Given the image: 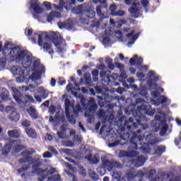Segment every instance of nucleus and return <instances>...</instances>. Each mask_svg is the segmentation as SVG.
Listing matches in <instances>:
<instances>
[{"mask_svg":"<svg viewBox=\"0 0 181 181\" xmlns=\"http://www.w3.org/2000/svg\"><path fill=\"white\" fill-rule=\"evenodd\" d=\"M142 111H144V114L151 115V117H153L155 114L153 112L151 111V105H141L138 106L137 110H132L130 113H127L128 115L132 114L133 117H129L128 120L124 121L123 129L126 128L128 131H132V129H136L138 125H141V129L144 131L148 129V128H149L148 119H146V116L144 115Z\"/></svg>","mask_w":181,"mask_h":181,"instance_id":"obj_1","label":"nucleus"},{"mask_svg":"<svg viewBox=\"0 0 181 181\" xmlns=\"http://www.w3.org/2000/svg\"><path fill=\"white\" fill-rule=\"evenodd\" d=\"M0 52L5 57H8L11 62L21 63V64H30L32 63V54L26 49L21 50L19 47H12V42H7L2 46L0 41Z\"/></svg>","mask_w":181,"mask_h":181,"instance_id":"obj_2","label":"nucleus"},{"mask_svg":"<svg viewBox=\"0 0 181 181\" xmlns=\"http://www.w3.org/2000/svg\"><path fill=\"white\" fill-rule=\"evenodd\" d=\"M152 136H153L152 133H148V134H144L143 136L134 135L131 138V134L127 132L124 133L123 136H122V138L124 141H129L134 149H140L143 153H151L152 149L151 148L150 145L158 144V140L151 139Z\"/></svg>","mask_w":181,"mask_h":181,"instance_id":"obj_3","label":"nucleus"},{"mask_svg":"<svg viewBox=\"0 0 181 181\" xmlns=\"http://www.w3.org/2000/svg\"><path fill=\"white\" fill-rule=\"evenodd\" d=\"M70 107H71V103L70 102V100L66 99L65 114L69 122L74 125V124L76 122V118L78 117V112L81 111V105H80V103L76 104L75 107H74L72 112H70Z\"/></svg>","mask_w":181,"mask_h":181,"instance_id":"obj_4","label":"nucleus"},{"mask_svg":"<svg viewBox=\"0 0 181 181\" xmlns=\"http://www.w3.org/2000/svg\"><path fill=\"white\" fill-rule=\"evenodd\" d=\"M45 39L47 40H51L54 43V46L57 47V53H63L66 52V40L60 37L56 33L52 32L49 34H47L45 36Z\"/></svg>","mask_w":181,"mask_h":181,"instance_id":"obj_5","label":"nucleus"},{"mask_svg":"<svg viewBox=\"0 0 181 181\" xmlns=\"http://www.w3.org/2000/svg\"><path fill=\"white\" fill-rule=\"evenodd\" d=\"M13 97L18 104H23V105L25 107L30 105V103H35V99H33V97L30 96V95H27L25 98L23 94H22L18 90L13 91Z\"/></svg>","mask_w":181,"mask_h":181,"instance_id":"obj_6","label":"nucleus"},{"mask_svg":"<svg viewBox=\"0 0 181 181\" xmlns=\"http://www.w3.org/2000/svg\"><path fill=\"white\" fill-rule=\"evenodd\" d=\"M151 94L153 98H157V100H154L153 101L154 105H156V107H159L160 104H165V103L170 104V100H168L166 96L160 95L159 91L153 90L151 93Z\"/></svg>","mask_w":181,"mask_h":181,"instance_id":"obj_7","label":"nucleus"},{"mask_svg":"<svg viewBox=\"0 0 181 181\" xmlns=\"http://www.w3.org/2000/svg\"><path fill=\"white\" fill-rule=\"evenodd\" d=\"M30 165H32V173H35V175H37V176H39V177H41L42 174L43 173H45V171H43V170H42V168H40V166H42V165H43V163H42V161L36 159V158H32L30 163Z\"/></svg>","mask_w":181,"mask_h":181,"instance_id":"obj_8","label":"nucleus"},{"mask_svg":"<svg viewBox=\"0 0 181 181\" xmlns=\"http://www.w3.org/2000/svg\"><path fill=\"white\" fill-rule=\"evenodd\" d=\"M38 46L40 47H42L45 52H47L49 54H54V50L53 49V45L49 42H44L43 43V33L38 35Z\"/></svg>","mask_w":181,"mask_h":181,"instance_id":"obj_9","label":"nucleus"},{"mask_svg":"<svg viewBox=\"0 0 181 181\" xmlns=\"http://www.w3.org/2000/svg\"><path fill=\"white\" fill-rule=\"evenodd\" d=\"M93 18H95V11L91 9L87 10L82 14L80 21L83 25H88L90 19H93Z\"/></svg>","mask_w":181,"mask_h":181,"instance_id":"obj_10","label":"nucleus"},{"mask_svg":"<svg viewBox=\"0 0 181 181\" xmlns=\"http://www.w3.org/2000/svg\"><path fill=\"white\" fill-rule=\"evenodd\" d=\"M35 152L36 151H35V150L33 149H31V151H23L21 153V156H23V158H21L18 160V163H20V165H23V163H26V162L30 163L33 158L31 156H29L28 155H33V153H35Z\"/></svg>","mask_w":181,"mask_h":181,"instance_id":"obj_11","label":"nucleus"},{"mask_svg":"<svg viewBox=\"0 0 181 181\" xmlns=\"http://www.w3.org/2000/svg\"><path fill=\"white\" fill-rule=\"evenodd\" d=\"M30 5L29 11H33L36 13L37 15H39L43 12V8L40 7V2L39 0H30Z\"/></svg>","mask_w":181,"mask_h":181,"instance_id":"obj_12","label":"nucleus"},{"mask_svg":"<svg viewBox=\"0 0 181 181\" xmlns=\"http://www.w3.org/2000/svg\"><path fill=\"white\" fill-rule=\"evenodd\" d=\"M102 6H98L96 7V13L98 16H99L100 19L98 21H94L93 28H100V25H101V22H103V19H105V16H104V13L101 12Z\"/></svg>","mask_w":181,"mask_h":181,"instance_id":"obj_13","label":"nucleus"},{"mask_svg":"<svg viewBox=\"0 0 181 181\" xmlns=\"http://www.w3.org/2000/svg\"><path fill=\"white\" fill-rule=\"evenodd\" d=\"M139 155V153L135 151H125L124 150H121L119 152V158H136V156H138Z\"/></svg>","mask_w":181,"mask_h":181,"instance_id":"obj_14","label":"nucleus"},{"mask_svg":"<svg viewBox=\"0 0 181 181\" xmlns=\"http://www.w3.org/2000/svg\"><path fill=\"white\" fill-rule=\"evenodd\" d=\"M58 26L59 29H72L74 28V21L71 19H68L67 21L59 22Z\"/></svg>","mask_w":181,"mask_h":181,"instance_id":"obj_15","label":"nucleus"},{"mask_svg":"<svg viewBox=\"0 0 181 181\" xmlns=\"http://www.w3.org/2000/svg\"><path fill=\"white\" fill-rule=\"evenodd\" d=\"M115 100V97L110 94H106L104 99L102 100L103 103L102 105H100V107H108L109 108H112V107H111V104H110V103H112V101H114Z\"/></svg>","mask_w":181,"mask_h":181,"instance_id":"obj_16","label":"nucleus"},{"mask_svg":"<svg viewBox=\"0 0 181 181\" xmlns=\"http://www.w3.org/2000/svg\"><path fill=\"white\" fill-rule=\"evenodd\" d=\"M87 107H88V109L86 110L88 114H91V112H95V111L98 108L97 106V103H95V100L93 98H91L87 103Z\"/></svg>","mask_w":181,"mask_h":181,"instance_id":"obj_17","label":"nucleus"},{"mask_svg":"<svg viewBox=\"0 0 181 181\" xmlns=\"http://www.w3.org/2000/svg\"><path fill=\"white\" fill-rule=\"evenodd\" d=\"M42 172L44 173H42L41 177L37 178L38 181H44L45 179L47 178L49 175H53L54 173H56V169L50 168L49 170H47V168H45Z\"/></svg>","mask_w":181,"mask_h":181,"instance_id":"obj_18","label":"nucleus"},{"mask_svg":"<svg viewBox=\"0 0 181 181\" xmlns=\"http://www.w3.org/2000/svg\"><path fill=\"white\" fill-rule=\"evenodd\" d=\"M148 78H150V80L148 81V86L151 87H152V86H155L156 87L158 86L156 83L153 84V81H158V80H159V76L155 75L153 71H149Z\"/></svg>","mask_w":181,"mask_h":181,"instance_id":"obj_19","label":"nucleus"},{"mask_svg":"<svg viewBox=\"0 0 181 181\" xmlns=\"http://www.w3.org/2000/svg\"><path fill=\"white\" fill-rule=\"evenodd\" d=\"M146 161V159L144 156H139L136 159L132 160V165H134L135 168H141V166H144Z\"/></svg>","mask_w":181,"mask_h":181,"instance_id":"obj_20","label":"nucleus"},{"mask_svg":"<svg viewBox=\"0 0 181 181\" xmlns=\"http://www.w3.org/2000/svg\"><path fill=\"white\" fill-rule=\"evenodd\" d=\"M67 134V124H63L59 127V131L57 132V135L59 139H64L66 134Z\"/></svg>","mask_w":181,"mask_h":181,"instance_id":"obj_21","label":"nucleus"},{"mask_svg":"<svg viewBox=\"0 0 181 181\" xmlns=\"http://www.w3.org/2000/svg\"><path fill=\"white\" fill-rule=\"evenodd\" d=\"M26 112L32 119H39V112L35 107L30 106L29 108L26 110Z\"/></svg>","mask_w":181,"mask_h":181,"instance_id":"obj_22","label":"nucleus"},{"mask_svg":"<svg viewBox=\"0 0 181 181\" xmlns=\"http://www.w3.org/2000/svg\"><path fill=\"white\" fill-rule=\"evenodd\" d=\"M26 68L14 66L11 68V71L14 76H25Z\"/></svg>","mask_w":181,"mask_h":181,"instance_id":"obj_23","label":"nucleus"},{"mask_svg":"<svg viewBox=\"0 0 181 181\" xmlns=\"http://www.w3.org/2000/svg\"><path fill=\"white\" fill-rule=\"evenodd\" d=\"M129 12L131 14V16H132V18H139L140 16H142V13H141V11L139 10V8H136V7H130L129 8Z\"/></svg>","mask_w":181,"mask_h":181,"instance_id":"obj_24","label":"nucleus"},{"mask_svg":"<svg viewBox=\"0 0 181 181\" xmlns=\"http://www.w3.org/2000/svg\"><path fill=\"white\" fill-rule=\"evenodd\" d=\"M21 134H22V131H21V129H13L8 132V136L10 138H13V139L21 138Z\"/></svg>","mask_w":181,"mask_h":181,"instance_id":"obj_25","label":"nucleus"},{"mask_svg":"<svg viewBox=\"0 0 181 181\" xmlns=\"http://www.w3.org/2000/svg\"><path fill=\"white\" fill-rule=\"evenodd\" d=\"M21 119V115L16 111H13L8 116V119L11 122H18Z\"/></svg>","mask_w":181,"mask_h":181,"instance_id":"obj_26","label":"nucleus"},{"mask_svg":"<svg viewBox=\"0 0 181 181\" xmlns=\"http://www.w3.org/2000/svg\"><path fill=\"white\" fill-rule=\"evenodd\" d=\"M102 166H104L109 172H111L114 169V163L110 161L108 159H105L102 160Z\"/></svg>","mask_w":181,"mask_h":181,"instance_id":"obj_27","label":"nucleus"},{"mask_svg":"<svg viewBox=\"0 0 181 181\" xmlns=\"http://www.w3.org/2000/svg\"><path fill=\"white\" fill-rule=\"evenodd\" d=\"M134 33H135V30H132L131 33L126 35V37L128 39L132 40V41L128 42L129 45H134V43H135V41L136 40V39H138V36L136 35H134Z\"/></svg>","mask_w":181,"mask_h":181,"instance_id":"obj_28","label":"nucleus"},{"mask_svg":"<svg viewBox=\"0 0 181 181\" xmlns=\"http://www.w3.org/2000/svg\"><path fill=\"white\" fill-rule=\"evenodd\" d=\"M25 132L29 138H33V139H36V138H37V133H36L35 129L28 128L26 129Z\"/></svg>","mask_w":181,"mask_h":181,"instance_id":"obj_29","label":"nucleus"},{"mask_svg":"<svg viewBox=\"0 0 181 181\" xmlns=\"http://www.w3.org/2000/svg\"><path fill=\"white\" fill-rule=\"evenodd\" d=\"M60 16V13L57 11H51L47 17V22L52 23V21H54L55 18H59Z\"/></svg>","mask_w":181,"mask_h":181,"instance_id":"obj_30","label":"nucleus"},{"mask_svg":"<svg viewBox=\"0 0 181 181\" xmlns=\"http://www.w3.org/2000/svg\"><path fill=\"white\" fill-rule=\"evenodd\" d=\"M138 176V174L136 173V171L129 170L127 172L126 177L127 180L129 181H133L135 177Z\"/></svg>","mask_w":181,"mask_h":181,"instance_id":"obj_31","label":"nucleus"},{"mask_svg":"<svg viewBox=\"0 0 181 181\" xmlns=\"http://www.w3.org/2000/svg\"><path fill=\"white\" fill-rule=\"evenodd\" d=\"M42 77V72L40 70H35L30 76V78L33 81H36V80H40Z\"/></svg>","mask_w":181,"mask_h":181,"instance_id":"obj_32","label":"nucleus"},{"mask_svg":"<svg viewBox=\"0 0 181 181\" xmlns=\"http://www.w3.org/2000/svg\"><path fill=\"white\" fill-rule=\"evenodd\" d=\"M166 151V146H158L155 149V153L158 156H162V153Z\"/></svg>","mask_w":181,"mask_h":181,"instance_id":"obj_33","label":"nucleus"},{"mask_svg":"<svg viewBox=\"0 0 181 181\" xmlns=\"http://www.w3.org/2000/svg\"><path fill=\"white\" fill-rule=\"evenodd\" d=\"M0 97L3 101L9 100V91L5 88H3L0 93Z\"/></svg>","mask_w":181,"mask_h":181,"instance_id":"obj_34","label":"nucleus"},{"mask_svg":"<svg viewBox=\"0 0 181 181\" xmlns=\"http://www.w3.org/2000/svg\"><path fill=\"white\" fill-rule=\"evenodd\" d=\"M21 126L23 127V128H24L25 131H26V129L30 128V120L28 119H23L21 121Z\"/></svg>","mask_w":181,"mask_h":181,"instance_id":"obj_35","label":"nucleus"},{"mask_svg":"<svg viewBox=\"0 0 181 181\" xmlns=\"http://www.w3.org/2000/svg\"><path fill=\"white\" fill-rule=\"evenodd\" d=\"M54 118L62 123L66 122V116H64V114H60L59 112L55 114Z\"/></svg>","mask_w":181,"mask_h":181,"instance_id":"obj_36","label":"nucleus"},{"mask_svg":"<svg viewBox=\"0 0 181 181\" xmlns=\"http://www.w3.org/2000/svg\"><path fill=\"white\" fill-rule=\"evenodd\" d=\"M11 149H12V146H11V144H6L3 147L1 152H2L3 155H8V153H9V152H11Z\"/></svg>","mask_w":181,"mask_h":181,"instance_id":"obj_37","label":"nucleus"},{"mask_svg":"<svg viewBox=\"0 0 181 181\" xmlns=\"http://www.w3.org/2000/svg\"><path fill=\"white\" fill-rule=\"evenodd\" d=\"M168 129L169 126L168 125V124H164L160 131V136H165V135H166V133L168 132Z\"/></svg>","mask_w":181,"mask_h":181,"instance_id":"obj_38","label":"nucleus"},{"mask_svg":"<svg viewBox=\"0 0 181 181\" xmlns=\"http://www.w3.org/2000/svg\"><path fill=\"white\" fill-rule=\"evenodd\" d=\"M89 177H90V179L94 181H97L100 179V177H98V174H97L95 171L91 170H89Z\"/></svg>","mask_w":181,"mask_h":181,"instance_id":"obj_39","label":"nucleus"},{"mask_svg":"<svg viewBox=\"0 0 181 181\" xmlns=\"http://www.w3.org/2000/svg\"><path fill=\"white\" fill-rule=\"evenodd\" d=\"M113 180L116 181H126L124 178L121 179V174L118 172H114L112 174Z\"/></svg>","mask_w":181,"mask_h":181,"instance_id":"obj_40","label":"nucleus"},{"mask_svg":"<svg viewBox=\"0 0 181 181\" xmlns=\"http://www.w3.org/2000/svg\"><path fill=\"white\" fill-rule=\"evenodd\" d=\"M99 74H100V71H98V69H95L92 71L93 81L94 83H97V81H98Z\"/></svg>","mask_w":181,"mask_h":181,"instance_id":"obj_41","label":"nucleus"},{"mask_svg":"<svg viewBox=\"0 0 181 181\" xmlns=\"http://www.w3.org/2000/svg\"><path fill=\"white\" fill-rule=\"evenodd\" d=\"M110 15H112V16H124L125 15V11H124L123 10H118L116 12H113V13H110Z\"/></svg>","mask_w":181,"mask_h":181,"instance_id":"obj_42","label":"nucleus"},{"mask_svg":"<svg viewBox=\"0 0 181 181\" xmlns=\"http://www.w3.org/2000/svg\"><path fill=\"white\" fill-rule=\"evenodd\" d=\"M141 5L144 6L145 9V12H149V8H148V5H149V1L148 0H141Z\"/></svg>","mask_w":181,"mask_h":181,"instance_id":"obj_43","label":"nucleus"},{"mask_svg":"<svg viewBox=\"0 0 181 181\" xmlns=\"http://www.w3.org/2000/svg\"><path fill=\"white\" fill-rule=\"evenodd\" d=\"M105 169L106 168L102 165V167H98L97 168V172L98 173H99V175H100V176H104V175L107 173V171L105 170Z\"/></svg>","mask_w":181,"mask_h":181,"instance_id":"obj_44","label":"nucleus"},{"mask_svg":"<svg viewBox=\"0 0 181 181\" xmlns=\"http://www.w3.org/2000/svg\"><path fill=\"white\" fill-rule=\"evenodd\" d=\"M62 177L60 175H54L52 177H48L49 181H62L61 180Z\"/></svg>","mask_w":181,"mask_h":181,"instance_id":"obj_45","label":"nucleus"},{"mask_svg":"<svg viewBox=\"0 0 181 181\" xmlns=\"http://www.w3.org/2000/svg\"><path fill=\"white\" fill-rule=\"evenodd\" d=\"M146 176L148 179H152L153 175H156V170L151 169L148 172L146 173Z\"/></svg>","mask_w":181,"mask_h":181,"instance_id":"obj_46","label":"nucleus"},{"mask_svg":"<svg viewBox=\"0 0 181 181\" xmlns=\"http://www.w3.org/2000/svg\"><path fill=\"white\" fill-rule=\"evenodd\" d=\"M39 66H40V60H35L33 63V71H36L37 69H39Z\"/></svg>","mask_w":181,"mask_h":181,"instance_id":"obj_47","label":"nucleus"},{"mask_svg":"<svg viewBox=\"0 0 181 181\" xmlns=\"http://www.w3.org/2000/svg\"><path fill=\"white\" fill-rule=\"evenodd\" d=\"M78 173H79V175H80L82 177H86V176H87V173L86 172V169H85L84 167H83V166H81V167L79 168Z\"/></svg>","mask_w":181,"mask_h":181,"instance_id":"obj_48","label":"nucleus"},{"mask_svg":"<svg viewBox=\"0 0 181 181\" xmlns=\"http://www.w3.org/2000/svg\"><path fill=\"white\" fill-rule=\"evenodd\" d=\"M85 117H88V122L89 124H91L93 122V120L94 119V116L93 115H90L88 112H85Z\"/></svg>","mask_w":181,"mask_h":181,"instance_id":"obj_49","label":"nucleus"},{"mask_svg":"<svg viewBox=\"0 0 181 181\" xmlns=\"http://www.w3.org/2000/svg\"><path fill=\"white\" fill-rule=\"evenodd\" d=\"M126 5H133V6H136L139 3H136V0H124Z\"/></svg>","mask_w":181,"mask_h":181,"instance_id":"obj_50","label":"nucleus"},{"mask_svg":"<svg viewBox=\"0 0 181 181\" xmlns=\"http://www.w3.org/2000/svg\"><path fill=\"white\" fill-rule=\"evenodd\" d=\"M136 59H138V55H134V57H132L129 59V64H131V66H135V64H136Z\"/></svg>","mask_w":181,"mask_h":181,"instance_id":"obj_51","label":"nucleus"},{"mask_svg":"<svg viewBox=\"0 0 181 181\" xmlns=\"http://www.w3.org/2000/svg\"><path fill=\"white\" fill-rule=\"evenodd\" d=\"M97 115L98 118H104V117H105V111H104L103 109H100L98 111Z\"/></svg>","mask_w":181,"mask_h":181,"instance_id":"obj_52","label":"nucleus"},{"mask_svg":"<svg viewBox=\"0 0 181 181\" xmlns=\"http://www.w3.org/2000/svg\"><path fill=\"white\" fill-rule=\"evenodd\" d=\"M48 150L51 151L54 155H59V151L53 146H49Z\"/></svg>","mask_w":181,"mask_h":181,"instance_id":"obj_53","label":"nucleus"},{"mask_svg":"<svg viewBox=\"0 0 181 181\" xmlns=\"http://www.w3.org/2000/svg\"><path fill=\"white\" fill-rule=\"evenodd\" d=\"M110 23L112 25H114L116 28H117L118 29L121 28L122 27V24L118 23V22H115L114 20L110 19Z\"/></svg>","mask_w":181,"mask_h":181,"instance_id":"obj_54","label":"nucleus"},{"mask_svg":"<svg viewBox=\"0 0 181 181\" xmlns=\"http://www.w3.org/2000/svg\"><path fill=\"white\" fill-rule=\"evenodd\" d=\"M136 64L137 66H141V64H144V59L141 57L136 58Z\"/></svg>","mask_w":181,"mask_h":181,"instance_id":"obj_55","label":"nucleus"},{"mask_svg":"<svg viewBox=\"0 0 181 181\" xmlns=\"http://www.w3.org/2000/svg\"><path fill=\"white\" fill-rule=\"evenodd\" d=\"M86 100L84 96H81V105L83 108H87V104H86Z\"/></svg>","mask_w":181,"mask_h":181,"instance_id":"obj_56","label":"nucleus"},{"mask_svg":"<svg viewBox=\"0 0 181 181\" xmlns=\"http://www.w3.org/2000/svg\"><path fill=\"white\" fill-rule=\"evenodd\" d=\"M25 147L24 146H22L21 144H18V145H16L14 148L16 152H21V151H22V149H25Z\"/></svg>","mask_w":181,"mask_h":181,"instance_id":"obj_57","label":"nucleus"},{"mask_svg":"<svg viewBox=\"0 0 181 181\" xmlns=\"http://www.w3.org/2000/svg\"><path fill=\"white\" fill-rule=\"evenodd\" d=\"M43 5L45 6L47 11H52V4H50V2L44 1Z\"/></svg>","mask_w":181,"mask_h":181,"instance_id":"obj_58","label":"nucleus"},{"mask_svg":"<svg viewBox=\"0 0 181 181\" xmlns=\"http://www.w3.org/2000/svg\"><path fill=\"white\" fill-rule=\"evenodd\" d=\"M29 168H30L29 165L25 166V167H22L21 168H18L17 170V172H18V173H22V172H26L29 169Z\"/></svg>","mask_w":181,"mask_h":181,"instance_id":"obj_59","label":"nucleus"},{"mask_svg":"<svg viewBox=\"0 0 181 181\" xmlns=\"http://www.w3.org/2000/svg\"><path fill=\"white\" fill-rule=\"evenodd\" d=\"M56 112V107L54 105H51L49 108V113L52 114V115H54Z\"/></svg>","mask_w":181,"mask_h":181,"instance_id":"obj_60","label":"nucleus"},{"mask_svg":"<svg viewBox=\"0 0 181 181\" xmlns=\"http://www.w3.org/2000/svg\"><path fill=\"white\" fill-rule=\"evenodd\" d=\"M180 144H181V135L180 134L177 138L175 139V144L177 146H179V145H180Z\"/></svg>","mask_w":181,"mask_h":181,"instance_id":"obj_61","label":"nucleus"},{"mask_svg":"<svg viewBox=\"0 0 181 181\" xmlns=\"http://www.w3.org/2000/svg\"><path fill=\"white\" fill-rule=\"evenodd\" d=\"M42 156L45 158L50 159V158H52V153H50V152L46 151L42 154Z\"/></svg>","mask_w":181,"mask_h":181,"instance_id":"obj_62","label":"nucleus"},{"mask_svg":"<svg viewBox=\"0 0 181 181\" xmlns=\"http://www.w3.org/2000/svg\"><path fill=\"white\" fill-rule=\"evenodd\" d=\"M117 5L115 4H112L110 6V13H113V12H117L115 11H117Z\"/></svg>","mask_w":181,"mask_h":181,"instance_id":"obj_63","label":"nucleus"},{"mask_svg":"<svg viewBox=\"0 0 181 181\" xmlns=\"http://www.w3.org/2000/svg\"><path fill=\"white\" fill-rule=\"evenodd\" d=\"M136 76L139 80H144V78H145V74L142 72H137Z\"/></svg>","mask_w":181,"mask_h":181,"instance_id":"obj_64","label":"nucleus"}]
</instances>
